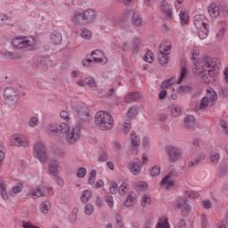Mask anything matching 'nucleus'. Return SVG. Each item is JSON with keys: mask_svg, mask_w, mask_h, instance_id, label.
<instances>
[{"mask_svg": "<svg viewBox=\"0 0 228 228\" xmlns=\"http://www.w3.org/2000/svg\"><path fill=\"white\" fill-rule=\"evenodd\" d=\"M216 61L211 57H205L200 62H194L192 72L194 76H200L203 83L207 85L215 83L218 77V71L215 70Z\"/></svg>", "mask_w": 228, "mask_h": 228, "instance_id": "nucleus-1", "label": "nucleus"}, {"mask_svg": "<svg viewBox=\"0 0 228 228\" xmlns=\"http://www.w3.org/2000/svg\"><path fill=\"white\" fill-rule=\"evenodd\" d=\"M94 122L102 131H110L113 129L115 122L113 121V117L107 111L100 110L96 113L94 117Z\"/></svg>", "mask_w": 228, "mask_h": 228, "instance_id": "nucleus-2", "label": "nucleus"}, {"mask_svg": "<svg viewBox=\"0 0 228 228\" xmlns=\"http://www.w3.org/2000/svg\"><path fill=\"white\" fill-rule=\"evenodd\" d=\"M35 44H37V41L33 37H15L12 40V45L16 49H28V51H31L33 47H35Z\"/></svg>", "mask_w": 228, "mask_h": 228, "instance_id": "nucleus-3", "label": "nucleus"}, {"mask_svg": "<svg viewBox=\"0 0 228 228\" xmlns=\"http://www.w3.org/2000/svg\"><path fill=\"white\" fill-rule=\"evenodd\" d=\"M4 98L9 108H15L19 103V93L13 87H6L4 91Z\"/></svg>", "mask_w": 228, "mask_h": 228, "instance_id": "nucleus-4", "label": "nucleus"}, {"mask_svg": "<svg viewBox=\"0 0 228 228\" xmlns=\"http://www.w3.org/2000/svg\"><path fill=\"white\" fill-rule=\"evenodd\" d=\"M83 127L82 123H77L76 128H70L69 124H67V129L64 134H66L65 140L67 143L72 144L76 143L79 140L80 134H79V129Z\"/></svg>", "mask_w": 228, "mask_h": 228, "instance_id": "nucleus-5", "label": "nucleus"}, {"mask_svg": "<svg viewBox=\"0 0 228 228\" xmlns=\"http://www.w3.org/2000/svg\"><path fill=\"white\" fill-rule=\"evenodd\" d=\"M33 156L38 159L40 163H45V161H47V148L44 146V143L37 142L34 145Z\"/></svg>", "mask_w": 228, "mask_h": 228, "instance_id": "nucleus-6", "label": "nucleus"}, {"mask_svg": "<svg viewBox=\"0 0 228 228\" xmlns=\"http://www.w3.org/2000/svg\"><path fill=\"white\" fill-rule=\"evenodd\" d=\"M67 132V123H61V125L50 124L48 126V134L52 138H56L60 134H65Z\"/></svg>", "mask_w": 228, "mask_h": 228, "instance_id": "nucleus-7", "label": "nucleus"}, {"mask_svg": "<svg viewBox=\"0 0 228 228\" xmlns=\"http://www.w3.org/2000/svg\"><path fill=\"white\" fill-rule=\"evenodd\" d=\"M165 151L168 156L169 163H175V161H179L183 154V151L179 148L172 145L166 146Z\"/></svg>", "mask_w": 228, "mask_h": 228, "instance_id": "nucleus-8", "label": "nucleus"}, {"mask_svg": "<svg viewBox=\"0 0 228 228\" xmlns=\"http://www.w3.org/2000/svg\"><path fill=\"white\" fill-rule=\"evenodd\" d=\"M174 209H181L183 216H186L191 211V208L186 198H178L175 201Z\"/></svg>", "mask_w": 228, "mask_h": 228, "instance_id": "nucleus-9", "label": "nucleus"}, {"mask_svg": "<svg viewBox=\"0 0 228 228\" xmlns=\"http://www.w3.org/2000/svg\"><path fill=\"white\" fill-rule=\"evenodd\" d=\"M76 113L78 118L84 122H90V109L86 105H77L76 108Z\"/></svg>", "mask_w": 228, "mask_h": 228, "instance_id": "nucleus-10", "label": "nucleus"}, {"mask_svg": "<svg viewBox=\"0 0 228 228\" xmlns=\"http://www.w3.org/2000/svg\"><path fill=\"white\" fill-rule=\"evenodd\" d=\"M49 191H51V188L41 184L37 186L36 190H31L28 195H32L33 197H37V199H38V197H45Z\"/></svg>", "mask_w": 228, "mask_h": 228, "instance_id": "nucleus-11", "label": "nucleus"}, {"mask_svg": "<svg viewBox=\"0 0 228 228\" xmlns=\"http://www.w3.org/2000/svg\"><path fill=\"white\" fill-rule=\"evenodd\" d=\"M12 147H28V140L20 134H13L11 138Z\"/></svg>", "mask_w": 228, "mask_h": 228, "instance_id": "nucleus-12", "label": "nucleus"}, {"mask_svg": "<svg viewBox=\"0 0 228 228\" xmlns=\"http://www.w3.org/2000/svg\"><path fill=\"white\" fill-rule=\"evenodd\" d=\"M193 24L197 29H200L202 28H208V24H209V20L206 19L204 14H196L193 19Z\"/></svg>", "mask_w": 228, "mask_h": 228, "instance_id": "nucleus-13", "label": "nucleus"}, {"mask_svg": "<svg viewBox=\"0 0 228 228\" xmlns=\"http://www.w3.org/2000/svg\"><path fill=\"white\" fill-rule=\"evenodd\" d=\"M91 56H93L94 63H101L102 65H106L108 63V59L104 57V53L101 50L93 51Z\"/></svg>", "mask_w": 228, "mask_h": 228, "instance_id": "nucleus-14", "label": "nucleus"}, {"mask_svg": "<svg viewBox=\"0 0 228 228\" xmlns=\"http://www.w3.org/2000/svg\"><path fill=\"white\" fill-rule=\"evenodd\" d=\"M141 164L140 159H134V161L128 164V168L134 175H138L142 172Z\"/></svg>", "mask_w": 228, "mask_h": 228, "instance_id": "nucleus-15", "label": "nucleus"}, {"mask_svg": "<svg viewBox=\"0 0 228 228\" xmlns=\"http://www.w3.org/2000/svg\"><path fill=\"white\" fill-rule=\"evenodd\" d=\"M160 183L162 186L166 187L167 190L172 188V186H174V172L163 177Z\"/></svg>", "mask_w": 228, "mask_h": 228, "instance_id": "nucleus-16", "label": "nucleus"}, {"mask_svg": "<svg viewBox=\"0 0 228 228\" xmlns=\"http://www.w3.org/2000/svg\"><path fill=\"white\" fill-rule=\"evenodd\" d=\"M183 122L185 124L186 129H195L197 127V121L195 120V117L191 115H188L184 118Z\"/></svg>", "mask_w": 228, "mask_h": 228, "instance_id": "nucleus-17", "label": "nucleus"}, {"mask_svg": "<svg viewBox=\"0 0 228 228\" xmlns=\"http://www.w3.org/2000/svg\"><path fill=\"white\" fill-rule=\"evenodd\" d=\"M84 19L86 20V24H89V22H94L95 19H97V15L95 14V11L92 9H88L84 12Z\"/></svg>", "mask_w": 228, "mask_h": 228, "instance_id": "nucleus-18", "label": "nucleus"}, {"mask_svg": "<svg viewBox=\"0 0 228 228\" xmlns=\"http://www.w3.org/2000/svg\"><path fill=\"white\" fill-rule=\"evenodd\" d=\"M126 15H132V22L134 26H142V22H143V20H142V16H140L137 12H134L133 11H126Z\"/></svg>", "mask_w": 228, "mask_h": 228, "instance_id": "nucleus-19", "label": "nucleus"}, {"mask_svg": "<svg viewBox=\"0 0 228 228\" xmlns=\"http://www.w3.org/2000/svg\"><path fill=\"white\" fill-rule=\"evenodd\" d=\"M161 11L168 19L172 18V9L170 8V4L165 0H163L161 4Z\"/></svg>", "mask_w": 228, "mask_h": 228, "instance_id": "nucleus-20", "label": "nucleus"}, {"mask_svg": "<svg viewBox=\"0 0 228 228\" xmlns=\"http://www.w3.org/2000/svg\"><path fill=\"white\" fill-rule=\"evenodd\" d=\"M71 20L75 24H86L84 12L75 13V15L71 18Z\"/></svg>", "mask_w": 228, "mask_h": 228, "instance_id": "nucleus-21", "label": "nucleus"}, {"mask_svg": "<svg viewBox=\"0 0 228 228\" xmlns=\"http://www.w3.org/2000/svg\"><path fill=\"white\" fill-rule=\"evenodd\" d=\"M203 159H206V155L200 154L196 156L192 160L188 162V167L193 168V167H197V165H199V163H200V161H202Z\"/></svg>", "mask_w": 228, "mask_h": 228, "instance_id": "nucleus-22", "label": "nucleus"}, {"mask_svg": "<svg viewBox=\"0 0 228 228\" xmlns=\"http://www.w3.org/2000/svg\"><path fill=\"white\" fill-rule=\"evenodd\" d=\"M63 38L61 37V34L58 31H53L51 36V41L52 44H54V45H60L61 44Z\"/></svg>", "mask_w": 228, "mask_h": 228, "instance_id": "nucleus-23", "label": "nucleus"}, {"mask_svg": "<svg viewBox=\"0 0 228 228\" xmlns=\"http://www.w3.org/2000/svg\"><path fill=\"white\" fill-rule=\"evenodd\" d=\"M168 54L169 53H163V51H159L158 58L160 65H168V60H170Z\"/></svg>", "mask_w": 228, "mask_h": 228, "instance_id": "nucleus-24", "label": "nucleus"}, {"mask_svg": "<svg viewBox=\"0 0 228 228\" xmlns=\"http://www.w3.org/2000/svg\"><path fill=\"white\" fill-rule=\"evenodd\" d=\"M0 190L1 197L4 200H8V192L6 191V185H4V180L0 176Z\"/></svg>", "mask_w": 228, "mask_h": 228, "instance_id": "nucleus-25", "label": "nucleus"}, {"mask_svg": "<svg viewBox=\"0 0 228 228\" xmlns=\"http://www.w3.org/2000/svg\"><path fill=\"white\" fill-rule=\"evenodd\" d=\"M93 197V192L90 190H86L83 191L81 197H80V200L81 202H83V204H86V202H88V200H90V199H92Z\"/></svg>", "mask_w": 228, "mask_h": 228, "instance_id": "nucleus-26", "label": "nucleus"}, {"mask_svg": "<svg viewBox=\"0 0 228 228\" xmlns=\"http://www.w3.org/2000/svg\"><path fill=\"white\" fill-rule=\"evenodd\" d=\"M140 99V93H131L125 97V102L131 103Z\"/></svg>", "mask_w": 228, "mask_h": 228, "instance_id": "nucleus-27", "label": "nucleus"}, {"mask_svg": "<svg viewBox=\"0 0 228 228\" xmlns=\"http://www.w3.org/2000/svg\"><path fill=\"white\" fill-rule=\"evenodd\" d=\"M156 228H170V223H168V218L160 217L157 223Z\"/></svg>", "mask_w": 228, "mask_h": 228, "instance_id": "nucleus-28", "label": "nucleus"}, {"mask_svg": "<svg viewBox=\"0 0 228 228\" xmlns=\"http://www.w3.org/2000/svg\"><path fill=\"white\" fill-rule=\"evenodd\" d=\"M60 168V166L58 165V162L52 161L49 165V173L52 174V175H58V169Z\"/></svg>", "mask_w": 228, "mask_h": 228, "instance_id": "nucleus-29", "label": "nucleus"}, {"mask_svg": "<svg viewBox=\"0 0 228 228\" xmlns=\"http://www.w3.org/2000/svg\"><path fill=\"white\" fill-rule=\"evenodd\" d=\"M49 209H51V201H44L40 204V212L43 213V215H47Z\"/></svg>", "mask_w": 228, "mask_h": 228, "instance_id": "nucleus-30", "label": "nucleus"}, {"mask_svg": "<svg viewBox=\"0 0 228 228\" xmlns=\"http://www.w3.org/2000/svg\"><path fill=\"white\" fill-rule=\"evenodd\" d=\"M198 37L200 38V40H205V38H208V33L209 32L208 27H203L201 28H198Z\"/></svg>", "mask_w": 228, "mask_h": 228, "instance_id": "nucleus-31", "label": "nucleus"}, {"mask_svg": "<svg viewBox=\"0 0 228 228\" xmlns=\"http://www.w3.org/2000/svg\"><path fill=\"white\" fill-rule=\"evenodd\" d=\"M209 104V98L203 97L198 106H196L197 110H206Z\"/></svg>", "mask_w": 228, "mask_h": 228, "instance_id": "nucleus-32", "label": "nucleus"}, {"mask_svg": "<svg viewBox=\"0 0 228 228\" xmlns=\"http://www.w3.org/2000/svg\"><path fill=\"white\" fill-rule=\"evenodd\" d=\"M134 192L130 191L126 197V200L125 201L126 208H131L133 206V202H134Z\"/></svg>", "mask_w": 228, "mask_h": 228, "instance_id": "nucleus-33", "label": "nucleus"}, {"mask_svg": "<svg viewBox=\"0 0 228 228\" xmlns=\"http://www.w3.org/2000/svg\"><path fill=\"white\" fill-rule=\"evenodd\" d=\"M191 90H193V87L184 85V86H179L177 92L178 94H191Z\"/></svg>", "mask_w": 228, "mask_h": 228, "instance_id": "nucleus-34", "label": "nucleus"}, {"mask_svg": "<svg viewBox=\"0 0 228 228\" xmlns=\"http://www.w3.org/2000/svg\"><path fill=\"white\" fill-rule=\"evenodd\" d=\"M180 20L182 24H188L190 22V15L186 12H180Z\"/></svg>", "mask_w": 228, "mask_h": 228, "instance_id": "nucleus-35", "label": "nucleus"}, {"mask_svg": "<svg viewBox=\"0 0 228 228\" xmlns=\"http://www.w3.org/2000/svg\"><path fill=\"white\" fill-rule=\"evenodd\" d=\"M98 161L105 162L108 161V151L102 149L99 153Z\"/></svg>", "mask_w": 228, "mask_h": 228, "instance_id": "nucleus-36", "label": "nucleus"}, {"mask_svg": "<svg viewBox=\"0 0 228 228\" xmlns=\"http://www.w3.org/2000/svg\"><path fill=\"white\" fill-rule=\"evenodd\" d=\"M81 37L85 40H90L92 38V31L88 28H81Z\"/></svg>", "mask_w": 228, "mask_h": 228, "instance_id": "nucleus-37", "label": "nucleus"}, {"mask_svg": "<svg viewBox=\"0 0 228 228\" xmlns=\"http://www.w3.org/2000/svg\"><path fill=\"white\" fill-rule=\"evenodd\" d=\"M143 60L147 63H152V61H154V53H152L151 51H148L143 56Z\"/></svg>", "mask_w": 228, "mask_h": 228, "instance_id": "nucleus-38", "label": "nucleus"}, {"mask_svg": "<svg viewBox=\"0 0 228 228\" xmlns=\"http://www.w3.org/2000/svg\"><path fill=\"white\" fill-rule=\"evenodd\" d=\"M147 204H151V196L145 194L142 197L141 206L142 208H147Z\"/></svg>", "mask_w": 228, "mask_h": 228, "instance_id": "nucleus-39", "label": "nucleus"}, {"mask_svg": "<svg viewBox=\"0 0 228 228\" xmlns=\"http://www.w3.org/2000/svg\"><path fill=\"white\" fill-rule=\"evenodd\" d=\"M95 177H97V171L94 169L91 170L88 179L89 184H95Z\"/></svg>", "mask_w": 228, "mask_h": 228, "instance_id": "nucleus-40", "label": "nucleus"}, {"mask_svg": "<svg viewBox=\"0 0 228 228\" xmlns=\"http://www.w3.org/2000/svg\"><path fill=\"white\" fill-rule=\"evenodd\" d=\"M138 115V108L131 107L127 111L128 118H133V117H136Z\"/></svg>", "mask_w": 228, "mask_h": 228, "instance_id": "nucleus-41", "label": "nucleus"}, {"mask_svg": "<svg viewBox=\"0 0 228 228\" xmlns=\"http://www.w3.org/2000/svg\"><path fill=\"white\" fill-rule=\"evenodd\" d=\"M159 174H161V167H159V166H154L151 170V175L156 177L159 175Z\"/></svg>", "mask_w": 228, "mask_h": 228, "instance_id": "nucleus-42", "label": "nucleus"}, {"mask_svg": "<svg viewBox=\"0 0 228 228\" xmlns=\"http://www.w3.org/2000/svg\"><path fill=\"white\" fill-rule=\"evenodd\" d=\"M53 152L55 156H58V158H63V156H65L63 150L58 147H54Z\"/></svg>", "mask_w": 228, "mask_h": 228, "instance_id": "nucleus-43", "label": "nucleus"}, {"mask_svg": "<svg viewBox=\"0 0 228 228\" xmlns=\"http://www.w3.org/2000/svg\"><path fill=\"white\" fill-rule=\"evenodd\" d=\"M208 13H210L211 17H218L220 15V11L218 7L215 6L214 8H208Z\"/></svg>", "mask_w": 228, "mask_h": 228, "instance_id": "nucleus-44", "label": "nucleus"}, {"mask_svg": "<svg viewBox=\"0 0 228 228\" xmlns=\"http://www.w3.org/2000/svg\"><path fill=\"white\" fill-rule=\"evenodd\" d=\"M184 77H186V68H182L180 77L176 81L177 85H181V83H183V79H184Z\"/></svg>", "mask_w": 228, "mask_h": 228, "instance_id": "nucleus-45", "label": "nucleus"}, {"mask_svg": "<svg viewBox=\"0 0 228 228\" xmlns=\"http://www.w3.org/2000/svg\"><path fill=\"white\" fill-rule=\"evenodd\" d=\"M170 113L172 117H179V115H181V109L178 106L172 107L170 110Z\"/></svg>", "mask_w": 228, "mask_h": 228, "instance_id": "nucleus-46", "label": "nucleus"}, {"mask_svg": "<svg viewBox=\"0 0 228 228\" xmlns=\"http://www.w3.org/2000/svg\"><path fill=\"white\" fill-rule=\"evenodd\" d=\"M118 191V184L115 182H112L111 185L110 187V192L112 195H115V194H117Z\"/></svg>", "mask_w": 228, "mask_h": 228, "instance_id": "nucleus-47", "label": "nucleus"}, {"mask_svg": "<svg viewBox=\"0 0 228 228\" xmlns=\"http://www.w3.org/2000/svg\"><path fill=\"white\" fill-rule=\"evenodd\" d=\"M212 91H207V94H209V101H211V102H215V101H216V99H218V94H216V92H215V90L211 89Z\"/></svg>", "mask_w": 228, "mask_h": 228, "instance_id": "nucleus-48", "label": "nucleus"}, {"mask_svg": "<svg viewBox=\"0 0 228 228\" xmlns=\"http://www.w3.org/2000/svg\"><path fill=\"white\" fill-rule=\"evenodd\" d=\"M86 85H88L90 88H96L97 87V83H95V79L94 78H86Z\"/></svg>", "mask_w": 228, "mask_h": 228, "instance_id": "nucleus-49", "label": "nucleus"}, {"mask_svg": "<svg viewBox=\"0 0 228 228\" xmlns=\"http://www.w3.org/2000/svg\"><path fill=\"white\" fill-rule=\"evenodd\" d=\"M210 161L213 165H216L220 161V154L215 153L210 156Z\"/></svg>", "mask_w": 228, "mask_h": 228, "instance_id": "nucleus-50", "label": "nucleus"}, {"mask_svg": "<svg viewBox=\"0 0 228 228\" xmlns=\"http://www.w3.org/2000/svg\"><path fill=\"white\" fill-rule=\"evenodd\" d=\"M227 174H228V166L223 165L220 168L219 175L221 177H224V176L227 175Z\"/></svg>", "mask_w": 228, "mask_h": 228, "instance_id": "nucleus-51", "label": "nucleus"}, {"mask_svg": "<svg viewBox=\"0 0 228 228\" xmlns=\"http://www.w3.org/2000/svg\"><path fill=\"white\" fill-rule=\"evenodd\" d=\"M86 175V168L85 167L78 168L77 176L79 177L80 179H83V177H85Z\"/></svg>", "mask_w": 228, "mask_h": 228, "instance_id": "nucleus-52", "label": "nucleus"}, {"mask_svg": "<svg viewBox=\"0 0 228 228\" xmlns=\"http://www.w3.org/2000/svg\"><path fill=\"white\" fill-rule=\"evenodd\" d=\"M172 47L170 45H167L165 44H161L159 45V51H162V53H165L166 54H168V51H170Z\"/></svg>", "mask_w": 228, "mask_h": 228, "instance_id": "nucleus-53", "label": "nucleus"}, {"mask_svg": "<svg viewBox=\"0 0 228 228\" xmlns=\"http://www.w3.org/2000/svg\"><path fill=\"white\" fill-rule=\"evenodd\" d=\"M3 149H4V146L3 145V142H0V168L3 167V160L4 159V152L3 151Z\"/></svg>", "mask_w": 228, "mask_h": 228, "instance_id": "nucleus-54", "label": "nucleus"}, {"mask_svg": "<svg viewBox=\"0 0 228 228\" xmlns=\"http://www.w3.org/2000/svg\"><path fill=\"white\" fill-rule=\"evenodd\" d=\"M175 228H188V223H186V219H180L178 224Z\"/></svg>", "mask_w": 228, "mask_h": 228, "instance_id": "nucleus-55", "label": "nucleus"}, {"mask_svg": "<svg viewBox=\"0 0 228 228\" xmlns=\"http://www.w3.org/2000/svg\"><path fill=\"white\" fill-rule=\"evenodd\" d=\"M105 200L108 204V206H110V208H113V196H111L110 194H108L105 196Z\"/></svg>", "mask_w": 228, "mask_h": 228, "instance_id": "nucleus-56", "label": "nucleus"}, {"mask_svg": "<svg viewBox=\"0 0 228 228\" xmlns=\"http://www.w3.org/2000/svg\"><path fill=\"white\" fill-rule=\"evenodd\" d=\"M85 213L86 215H91L94 213V206L92 204H86L85 207Z\"/></svg>", "mask_w": 228, "mask_h": 228, "instance_id": "nucleus-57", "label": "nucleus"}, {"mask_svg": "<svg viewBox=\"0 0 228 228\" xmlns=\"http://www.w3.org/2000/svg\"><path fill=\"white\" fill-rule=\"evenodd\" d=\"M60 116L61 118H63V120H66V122H69V120H70V118L69 117V112H67V110H61Z\"/></svg>", "mask_w": 228, "mask_h": 228, "instance_id": "nucleus-58", "label": "nucleus"}, {"mask_svg": "<svg viewBox=\"0 0 228 228\" xmlns=\"http://www.w3.org/2000/svg\"><path fill=\"white\" fill-rule=\"evenodd\" d=\"M38 124V118L33 117L30 118L28 125L30 127H36V126Z\"/></svg>", "mask_w": 228, "mask_h": 228, "instance_id": "nucleus-59", "label": "nucleus"}, {"mask_svg": "<svg viewBox=\"0 0 228 228\" xmlns=\"http://www.w3.org/2000/svg\"><path fill=\"white\" fill-rule=\"evenodd\" d=\"M13 193H20L22 191L21 183H17L14 187H12Z\"/></svg>", "mask_w": 228, "mask_h": 228, "instance_id": "nucleus-60", "label": "nucleus"}, {"mask_svg": "<svg viewBox=\"0 0 228 228\" xmlns=\"http://www.w3.org/2000/svg\"><path fill=\"white\" fill-rule=\"evenodd\" d=\"M186 195H187L188 199H197V198H199V194H197V192H195L193 191H187Z\"/></svg>", "mask_w": 228, "mask_h": 228, "instance_id": "nucleus-61", "label": "nucleus"}, {"mask_svg": "<svg viewBox=\"0 0 228 228\" xmlns=\"http://www.w3.org/2000/svg\"><path fill=\"white\" fill-rule=\"evenodd\" d=\"M134 47L138 51L142 47V40L140 38H136L134 41Z\"/></svg>", "mask_w": 228, "mask_h": 228, "instance_id": "nucleus-62", "label": "nucleus"}, {"mask_svg": "<svg viewBox=\"0 0 228 228\" xmlns=\"http://www.w3.org/2000/svg\"><path fill=\"white\" fill-rule=\"evenodd\" d=\"M203 208L205 209H211V208L213 207V204L211 203L210 200H203Z\"/></svg>", "mask_w": 228, "mask_h": 228, "instance_id": "nucleus-63", "label": "nucleus"}, {"mask_svg": "<svg viewBox=\"0 0 228 228\" xmlns=\"http://www.w3.org/2000/svg\"><path fill=\"white\" fill-rule=\"evenodd\" d=\"M117 225H118L119 228L124 227V223L122 222V217L120 216H117L116 217Z\"/></svg>", "mask_w": 228, "mask_h": 228, "instance_id": "nucleus-64", "label": "nucleus"}]
</instances>
